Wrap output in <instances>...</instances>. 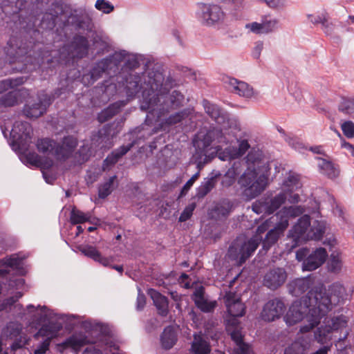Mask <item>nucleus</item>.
<instances>
[{"label": "nucleus", "instance_id": "obj_1", "mask_svg": "<svg viewBox=\"0 0 354 354\" xmlns=\"http://www.w3.org/2000/svg\"><path fill=\"white\" fill-rule=\"evenodd\" d=\"M124 66L130 71H122L115 77L120 88H162L164 82L165 86L170 88L179 86L171 77H168L165 82L162 68L158 63L147 62L143 68V71L138 73L136 71L139 66L138 60L134 56L127 54Z\"/></svg>", "mask_w": 354, "mask_h": 354}, {"label": "nucleus", "instance_id": "obj_2", "mask_svg": "<svg viewBox=\"0 0 354 354\" xmlns=\"http://www.w3.org/2000/svg\"><path fill=\"white\" fill-rule=\"evenodd\" d=\"M330 305L329 295L322 290H310L306 296L292 304L286 315V322L291 326L306 317L308 324L302 326L300 331L307 333L319 323L320 319L330 309Z\"/></svg>", "mask_w": 354, "mask_h": 354}, {"label": "nucleus", "instance_id": "obj_3", "mask_svg": "<svg viewBox=\"0 0 354 354\" xmlns=\"http://www.w3.org/2000/svg\"><path fill=\"white\" fill-rule=\"evenodd\" d=\"M203 105L206 113L221 127H214L207 132L203 142L204 147L212 146L217 151L222 149L223 145H227L235 132L239 130L236 120L228 118L227 113L216 104L207 100H203Z\"/></svg>", "mask_w": 354, "mask_h": 354}, {"label": "nucleus", "instance_id": "obj_4", "mask_svg": "<svg viewBox=\"0 0 354 354\" xmlns=\"http://www.w3.org/2000/svg\"><path fill=\"white\" fill-rule=\"evenodd\" d=\"M261 154L250 151L246 157L247 169L238 180L247 200H252L260 195L268 183V176L259 171Z\"/></svg>", "mask_w": 354, "mask_h": 354}, {"label": "nucleus", "instance_id": "obj_5", "mask_svg": "<svg viewBox=\"0 0 354 354\" xmlns=\"http://www.w3.org/2000/svg\"><path fill=\"white\" fill-rule=\"evenodd\" d=\"M142 90L140 108L149 113H156L160 118L171 109H176L183 105L184 96L178 90H174L169 93L170 90Z\"/></svg>", "mask_w": 354, "mask_h": 354}, {"label": "nucleus", "instance_id": "obj_6", "mask_svg": "<svg viewBox=\"0 0 354 354\" xmlns=\"http://www.w3.org/2000/svg\"><path fill=\"white\" fill-rule=\"evenodd\" d=\"M351 313H337L333 310V344L335 354H349L354 351V323Z\"/></svg>", "mask_w": 354, "mask_h": 354}, {"label": "nucleus", "instance_id": "obj_7", "mask_svg": "<svg viewBox=\"0 0 354 354\" xmlns=\"http://www.w3.org/2000/svg\"><path fill=\"white\" fill-rule=\"evenodd\" d=\"M259 245L258 237L248 239L245 236H238L228 249L229 258L242 265L256 250Z\"/></svg>", "mask_w": 354, "mask_h": 354}, {"label": "nucleus", "instance_id": "obj_8", "mask_svg": "<svg viewBox=\"0 0 354 354\" xmlns=\"http://www.w3.org/2000/svg\"><path fill=\"white\" fill-rule=\"evenodd\" d=\"M77 146V140L73 136L64 137L61 143L56 144L54 156L57 160L65 161L69 158L72 159L74 164H82L88 159V156L84 153V149L75 151Z\"/></svg>", "mask_w": 354, "mask_h": 354}, {"label": "nucleus", "instance_id": "obj_9", "mask_svg": "<svg viewBox=\"0 0 354 354\" xmlns=\"http://www.w3.org/2000/svg\"><path fill=\"white\" fill-rule=\"evenodd\" d=\"M325 232V224L322 221H315L311 224L310 216L304 215L292 228L293 236L306 239L319 240Z\"/></svg>", "mask_w": 354, "mask_h": 354}, {"label": "nucleus", "instance_id": "obj_10", "mask_svg": "<svg viewBox=\"0 0 354 354\" xmlns=\"http://www.w3.org/2000/svg\"><path fill=\"white\" fill-rule=\"evenodd\" d=\"M354 286L349 281H338L333 282V310L337 313H349L346 305L352 299Z\"/></svg>", "mask_w": 354, "mask_h": 354}, {"label": "nucleus", "instance_id": "obj_11", "mask_svg": "<svg viewBox=\"0 0 354 354\" xmlns=\"http://www.w3.org/2000/svg\"><path fill=\"white\" fill-rule=\"evenodd\" d=\"M127 57V53L125 50L115 52L111 55L102 59L92 68L91 77L93 81L98 79L103 73L109 72L118 67L121 62L125 61Z\"/></svg>", "mask_w": 354, "mask_h": 354}, {"label": "nucleus", "instance_id": "obj_12", "mask_svg": "<svg viewBox=\"0 0 354 354\" xmlns=\"http://www.w3.org/2000/svg\"><path fill=\"white\" fill-rule=\"evenodd\" d=\"M53 100L54 97L48 95L44 90H41L32 103L24 106L23 113L27 118H38L46 111Z\"/></svg>", "mask_w": 354, "mask_h": 354}, {"label": "nucleus", "instance_id": "obj_13", "mask_svg": "<svg viewBox=\"0 0 354 354\" xmlns=\"http://www.w3.org/2000/svg\"><path fill=\"white\" fill-rule=\"evenodd\" d=\"M201 9L203 22L207 26L214 25L224 19L225 14L218 5L202 3Z\"/></svg>", "mask_w": 354, "mask_h": 354}, {"label": "nucleus", "instance_id": "obj_14", "mask_svg": "<svg viewBox=\"0 0 354 354\" xmlns=\"http://www.w3.org/2000/svg\"><path fill=\"white\" fill-rule=\"evenodd\" d=\"M285 305L277 298L269 300L263 306L261 312L262 319L267 322H272L279 318L284 313Z\"/></svg>", "mask_w": 354, "mask_h": 354}, {"label": "nucleus", "instance_id": "obj_15", "mask_svg": "<svg viewBox=\"0 0 354 354\" xmlns=\"http://www.w3.org/2000/svg\"><path fill=\"white\" fill-rule=\"evenodd\" d=\"M287 198V194L286 192H281L276 195L274 198L263 203L259 202L252 205V209L257 214L264 212L266 214H270L276 211L279 207L283 204Z\"/></svg>", "mask_w": 354, "mask_h": 354}, {"label": "nucleus", "instance_id": "obj_16", "mask_svg": "<svg viewBox=\"0 0 354 354\" xmlns=\"http://www.w3.org/2000/svg\"><path fill=\"white\" fill-rule=\"evenodd\" d=\"M287 279V273L282 268H275L268 271L263 278V285L270 290L282 286Z\"/></svg>", "mask_w": 354, "mask_h": 354}, {"label": "nucleus", "instance_id": "obj_17", "mask_svg": "<svg viewBox=\"0 0 354 354\" xmlns=\"http://www.w3.org/2000/svg\"><path fill=\"white\" fill-rule=\"evenodd\" d=\"M224 303L228 313L232 317H242L245 313V306L241 301V297L234 292H226L224 296Z\"/></svg>", "mask_w": 354, "mask_h": 354}, {"label": "nucleus", "instance_id": "obj_18", "mask_svg": "<svg viewBox=\"0 0 354 354\" xmlns=\"http://www.w3.org/2000/svg\"><path fill=\"white\" fill-rule=\"evenodd\" d=\"M327 252L324 248H319L313 252L303 262V270L313 271L321 266L326 261Z\"/></svg>", "mask_w": 354, "mask_h": 354}, {"label": "nucleus", "instance_id": "obj_19", "mask_svg": "<svg viewBox=\"0 0 354 354\" xmlns=\"http://www.w3.org/2000/svg\"><path fill=\"white\" fill-rule=\"evenodd\" d=\"M88 41L83 36H75L70 45L65 47L71 58L83 57L88 52Z\"/></svg>", "mask_w": 354, "mask_h": 354}, {"label": "nucleus", "instance_id": "obj_20", "mask_svg": "<svg viewBox=\"0 0 354 354\" xmlns=\"http://www.w3.org/2000/svg\"><path fill=\"white\" fill-rule=\"evenodd\" d=\"M288 226L287 219H282L279 221L276 227L270 230L266 234V238L262 241L263 248L266 250L270 249V248L278 240L279 236Z\"/></svg>", "mask_w": 354, "mask_h": 354}, {"label": "nucleus", "instance_id": "obj_21", "mask_svg": "<svg viewBox=\"0 0 354 354\" xmlns=\"http://www.w3.org/2000/svg\"><path fill=\"white\" fill-rule=\"evenodd\" d=\"M193 299L196 306L205 313L211 312L216 306V301H209L204 297V290L202 287L195 290Z\"/></svg>", "mask_w": 354, "mask_h": 354}, {"label": "nucleus", "instance_id": "obj_22", "mask_svg": "<svg viewBox=\"0 0 354 354\" xmlns=\"http://www.w3.org/2000/svg\"><path fill=\"white\" fill-rule=\"evenodd\" d=\"M149 295L153 300L158 314L162 317L167 316L169 312V302L167 298L153 289L149 290Z\"/></svg>", "mask_w": 354, "mask_h": 354}, {"label": "nucleus", "instance_id": "obj_23", "mask_svg": "<svg viewBox=\"0 0 354 354\" xmlns=\"http://www.w3.org/2000/svg\"><path fill=\"white\" fill-rule=\"evenodd\" d=\"M32 129L30 124L27 122L17 121L13 124L11 134L17 139H30Z\"/></svg>", "mask_w": 354, "mask_h": 354}, {"label": "nucleus", "instance_id": "obj_24", "mask_svg": "<svg viewBox=\"0 0 354 354\" xmlns=\"http://www.w3.org/2000/svg\"><path fill=\"white\" fill-rule=\"evenodd\" d=\"M92 343L93 342L85 334L77 333L67 338L63 345L66 347H71L75 351H79L84 346Z\"/></svg>", "mask_w": 354, "mask_h": 354}, {"label": "nucleus", "instance_id": "obj_25", "mask_svg": "<svg viewBox=\"0 0 354 354\" xmlns=\"http://www.w3.org/2000/svg\"><path fill=\"white\" fill-rule=\"evenodd\" d=\"M78 250L85 256L99 262L104 266H109V259L102 257L101 253L94 247L91 245H80Z\"/></svg>", "mask_w": 354, "mask_h": 354}, {"label": "nucleus", "instance_id": "obj_26", "mask_svg": "<svg viewBox=\"0 0 354 354\" xmlns=\"http://www.w3.org/2000/svg\"><path fill=\"white\" fill-rule=\"evenodd\" d=\"M22 90H12L0 96V104L3 106H13L23 101Z\"/></svg>", "mask_w": 354, "mask_h": 354}, {"label": "nucleus", "instance_id": "obj_27", "mask_svg": "<svg viewBox=\"0 0 354 354\" xmlns=\"http://www.w3.org/2000/svg\"><path fill=\"white\" fill-rule=\"evenodd\" d=\"M232 209V204L229 200H223L218 203L212 210V216L215 219L226 218Z\"/></svg>", "mask_w": 354, "mask_h": 354}, {"label": "nucleus", "instance_id": "obj_28", "mask_svg": "<svg viewBox=\"0 0 354 354\" xmlns=\"http://www.w3.org/2000/svg\"><path fill=\"white\" fill-rule=\"evenodd\" d=\"M312 285L313 282L310 278L297 279L290 284V292L298 297L308 290Z\"/></svg>", "mask_w": 354, "mask_h": 354}, {"label": "nucleus", "instance_id": "obj_29", "mask_svg": "<svg viewBox=\"0 0 354 354\" xmlns=\"http://www.w3.org/2000/svg\"><path fill=\"white\" fill-rule=\"evenodd\" d=\"M127 102V100H123L111 104L107 109L103 110L98 114L97 119L99 122L102 123L111 118L120 111L122 107L126 105Z\"/></svg>", "mask_w": 354, "mask_h": 354}, {"label": "nucleus", "instance_id": "obj_30", "mask_svg": "<svg viewBox=\"0 0 354 354\" xmlns=\"http://www.w3.org/2000/svg\"><path fill=\"white\" fill-rule=\"evenodd\" d=\"M177 342V335L174 328L171 326L166 327L161 336L160 342L163 348H171Z\"/></svg>", "mask_w": 354, "mask_h": 354}, {"label": "nucleus", "instance_id": "obj_31", "mask_svg": "<svg viewBox=\"0 0 354 354\" xmlns=\"http://www.w3.org/2000/svg\"><path fill=\"white\" fill-rule=\"evenodd\" d=\"M191 351L194 354H209L211 351L209 344L201 335H194Z\"/></svg>", "mask_w": 354, "mask_h": 354}, {"label": "nucleus", "instance_id": "obj_32", "mask_svg": "<svg viewBox=\"0 0 354 354\" xmlns=\"http://www.w3.org/2000/svg\"><path fill=\"white\" fill-rule=\"evenodd\" d=\"M22 297V294L20 292L16 293L15 296L8 297L4 299L0 306V309L2 310L11 311L13 309L20 311L19 313L20 315H23L24 313H21L23 310L22 305L17 304L19 298Z\"/></svg>", "mask_w": 354, "mask_h": 354}, {"label": "nucleus", "instance_id": "obj_33", "mask_svg": "<svg viewBox=\"0 0 354 354\" xmlns=\"http://www.w3.org/2000/svg\"><path fill=\"white\" fill-rule=\"evenodd\" d=\"M346 273V267L344 266V257L339 250H333V278L343 276Z\"/></svg>", "mask_w": 354, "mask_h": 354}, {"label": "nucleus", "instance_id": "obj_34", "mask_svg": "<svg viewBox=\"0 0 354 354\" xmlns=\"http://www.w3.org/2000/svg\"><path fill=\"white\" fill-rule=\"evenodd\" d=\"M133 146V143H131L127 146H121L120 148L113 151L110 155H109L104 160V164L106 165H111L116 163L118 160L125 155Z\"/></svg>", "mask_w": 354, "mask_h": 354}, {"label": "nucleus", "instance_id": "obj_35", "mask_svg": "<svg viewBox=\"0 0 354 354\" xmlns=\"http://www.w3.org/2000/svg\"><path fill=\"white\" fill-rule=\"evenodd\" d=\"M216 184V176L205 179L204 181L201 183V185L197 188L196 197L198 198H204L215 187Z\"/></svg>", "mask_w": 354, "mask_h": 354}, {"label": "nucleus", "instance_id": "obj_36", "mask_svg": "<svg viewBox=\"0 0 354 354\" xmlns=\"http://www.w3.org/2000/svg\"><path fill=\"white\" fill-rule=\"evenodd\" d=\"M56 142L49 138H41L37 142L36 146L37 150L46 155H53L56 148Z\"/></svg>", "mask_w": 354, "mask_h": 354}, {"label": "nucleus", "instance_id": "obj_37", "mask_svg": "<svg viewBox=\"0 0 354 354\" xmlns=\"http://www.w3.org/2000/svg\"><path fill=\"white\" fill-rule=\"evenodd\" d=\"M304 212V208L301 206H290L283 208L282 210L277 214V216L280 217V221L287 219L288 221L289 218H295L302 214Z\"/></svg>", "mask_w": 354, "mask_h": 354}, {"label": "nucleus", "instance_id": "obj_38", "mask_svg": "<svg viewBox=\"0 0 354 354\" xmlns=\"http://www.w3.org/2000/svg\"><path fill=\"white\" fill-rule=\"evenodd\" d=\"M308 17L312 23L320 24L322 25V30L326 35H330L331 28L330 27V24H328V19H329V14L328 13L323 12L318 17H315L312 15H308Z\"/></svg>", "mask_w": 354, "mask_h": 354}, {"label": "nucleus", "instance_id": "obj_39", "mask_svg": "<svg viewBox=\"0 0 354 354\" xmlns=\"http://www.w3.org/2000/svg\"><path fill=\"white\" fill-rule=\"evenodd\" d=\"M28 310L31 312H35V314L34 316L36 317V319L39 322H45L47 319H49L52 317L51 311L46 308V306H38V308H36L32 305H28L27 306Z\"/></svg>", "mask_w": 354, "mask_h": 354}, {"label": "nucleus", "instance_id": "obj_40", "mask_svg": "<svg viewBox=\"0 0 354 354\" xmlns=\"http://www.w3.org/2000/svg\"><path fill=\"white\" fill-rule=\"evenodd\" d=\"M250 148V145L246 140L239 141V147H227V153L230 158H236L243 155Z\"/></svg>", "mask_w": 354, "mask_h": 354}, {"label": "nucleus", "instance_id": "obj_41", "mask_svg": "<svg viewBox=\"0 0 354 354\" xmlns=\"http://www.w3.org/2000/svg\"><path fill=\"white\" fill-rule=\"evenodd\" d=\"M116 178V176L110 177L106 182L99 187L98 196L100 198H105L111 194L114 189V182Z\"/></svg>", "mask_w": 354, "mask_h": 354}, {"label": "nucleus", "instance_id": "obj_42", "mask_svg": "<svg viewBox=\"0 0 354 354\" xmlns=\"http://www.w3.org/2000/svg\"><path fill=\"white\" fill-rule=\"evenodd\" d=\"M246 165V160H238L233 163L232 166L227 171L225 175L235 181L236 176Z\"/></svg>", "mask_w": 354, "mask_h": 354}, {"label": "nucleus", "instance_id": "obj_43", "mask_svg": "<svg viewBox=\"0 0 354 354\" xmlns=\"http://www.w3.org/2000/svg\"><path fill=\"white\" fill-rule=\"evenodd\" d=\"M246 165V160H238L233 163L232 166L227 171L225 175L235 181L236 176Z\"/></svg>", "mask_w": 354, "mask_h": 354}, {"label": "nucleus", "instance_id": "obj_44", "mask_svg": "<svg viewBox=\"0 0 354 354\" xmlns=\"http://www.w3.org/2000/svg\"><path fill=\"white\" fill-rule=\"evenodd\" d=\"M301 187V183L297 175L290 174L283 183L284 191L287 194L292 192Z\"/></svg>", "mask_w": 354, "mask_h": 354}, {"label": "nucleus", "instance_id": "obj_45", "mask_svg": "<svg viewBox=\"0 0 354 354\" xmlns=\"http://www.w3.org/2000/svg\"><path fill=\"white\" fill-rule=\"evenodd\" d=\"M338 110L346 114L354 113V98L342 97L338 104Z\"/></svg>", "mask_w": 354, "mask_h": 354}, {"label": "nucleus", "instance_id": "obj_46", "mask_svg": "<svg viewBox=\"0 0 354 354\" xmlns=\"http://www.w3.org/2000/svg\"><path fill=\"white\" fill-rule=\"evenodd\" d=\"M223 86L229 88H248L249 85L244 82L230 77L223 78Z\"/></svg>", "mask_w": 354, "mask_h": 354}, {"label": "nucleus", "instance_id": "obj_47", "mask_svg": "<svg viewBox=\"0 0 354 354\" xmlns=\"http://www.w3.org/2000/svg\"><path fill=\"white\" fill-rule=\"evenodd\" d=\"M90 218V214H85L77 209H73L71 213V221L73 224H79L88 221Z\"/></svg>", "mask_w": 354, "mask_h": 354}, {"label": "nucleus", "instance_id": "obj_48", "mask_svg": "<svg viewBox=\"0 0 354 354\" xmlns=\"http://www.w3.org/2000/svg\"><path fill=\"white\" fill-rule=\"evenodd\" d=\"M62 7L59 3H53L49 9V13H46L44 17H50V24L51 27L55 26V19L62 13Z\"/></svg>", "mask_w": 354, "mask_h": 354}, {"label": "nucleus", "instance_id": "obj_49", "mask_svg": "<svg viewBox=\"0 0 354 354\" xmlns=\"http://www.w3.org/2000/svg\"><path fill=\"white\" fill-rule=\"evenodd\" d=\"M24 83L23 77L9 78L0 82V88H15Z\"/></svg>", "mask_w": 354, "mask_h": 354}, {"label": "nucleus", "instance_id": "obj_50", "mask_svg": "<svg viewBox=\"0 0 354 354\" xmlns=\"http://www.w3.org/2000/svg\"><path fill=\"white\" fill-rule=\"evenodd\" d=\"M341 129L343 134L349 139L354 138V122L348 120L344 121L341 124Z\"/></svg>", "mask_w": 354, "mask_h": 354}, {"label": "nucleus", "instance_id": "obj_51", "mask_svg": "<svg viewBox=\"0 0 354 354\" xmlns=\"http://www.w3.org/2000/svg\"><path fill=\"white\" fill-rule=\"evenodd\" d=\"M279 21L277 19H267L262 21L263 32L269 33L274 30L277 26Z\"/></svg>", "mask_w": 354, "mask_h": 354}, {"label": "nucleus", "instance_id": "obj_52", "mask_svg": "<svg viewBox=\"0 0 354 354\" xmlns=\"http://www.w3.org/2000/svg\"><path fill=\"white\" fill-rule=\"evenodd\" d=\"M235 93L245 99H258L260 96L257 90H234Z\"/></svg>", "mask_w": 354, "mask_h": 354}, {"label": "nucleus", "instance_id": "obj_53", "mask_svg": "<svg viewBox=\"0 0 354 354\" xmlns=\"http://www.w3.org/2000/svg\"><path fill=\"white\" fill-rule=\"evenodd\" d=\"M95 8L106 14L110 13L114 8L113 6L106 0H97L95 3Z\"/></svg>", "mask_w": 354, "mask_h": 354}, {"label": "nucleus", "instance_id": "obj_54", "mask_svg": "<svg viewBox=\"0 0 354 354\" xmlns=\"http://www.w3.org/2000/svg\"><path fill=\"white\" fill-rule=\"evenodd\" d=\"M195 208L196 204L194 203H190L186 206L179 217V221L185 222L190 218Z\"/></svg>", "mask_w": 354, "mask_h": 354}, {"label": "nucleus", "instance_id": "obj_55", "mask_svg": "<svg viewBox=\"0 0 354 354\" xmlns=\"http://www.w3.org/2000/svg\"><path fill=\"white\" fill-rule=\"evenodd\" d=\"M53 336L54 333L51 330L50 326L48 325H44L35 335L36 338L39 337H46V339H49L50 341Z\"/></svg>", "mask_w": 354, "mask_h": 354}, {"label": "nucleus", "instance_id": "obj_56", "mask_svg": "<svg viewBox=\"0 0 354 354\" xmlns=\"http://www.w3.org/2000/svg\"><path fill=\"white\" fill-rule=\"evenodd\" d=\"M318 166L320 171L327 176H330L332 171V163L324 158H319Z\"/></svg>", "mask_w": 354, "mask_h": 354}, {"label": "nucleus", "instance_id": "obj_57", "mask_svg": "<svg viewBox=\"0 0 354 354\" xmlns=\"http://www.w3.org/2000/svg\"><path fill=\"white\" fill-rule=\"evenodd\" d=\"M318 166L320 171L327 176H330L332 171V163L324 158H319Z\"/></svg>", "mask_w": 354, "mask_h": 354}, {"label": "nucleus", "instance_id": "obj_58", "mask_svg": "<svg viewBox=\"0 0 354 354\" xmlns=\"http://www.w3.org/2000/svg\"><path fill=\"white\" fill-rule=\"evenodd\" d=\"M4 264L11 268H17L21 263L22 259L17 255H12L10 257L3 259Z\"/></svg>", "mask_w": 354, "mask_h": 354}, {"label": "nucleus", "instance_id": "obj_59", "mask_svg": "<svg viewBox=\"0 0 354 354\" xmlns=\"http://www.w3.org/2000/svg\"><path fill=\"white\" fill-rule=\"evenodd\" d=\"M7 330L10 337H17L20 334L21 327L17 323H10L7 326Z\"/></svg>", "mask_w": 354, "mask_h": 354}, {"label": "nucleus", "instance_id": "obj_60", "mask_svg": "<svg viewBox=\"0 0 354 354\" xmlns=\"http://www.w3.org/2000/svg\"><path fill=\"white\" fill-rule=\"evenodd\" d=\"M185 113L184 112H178L174 115H170L167 119L166 122L168 124H174L180 122L183 118L185 117Z\"/></svg>", "mask_w": 354, "mask_h": 354}, {"label": "nucleus", "instance_id": "obj_61", "mask_svg": "<svg viewBox=\"0 0 354 354\" xmlns=\"http://www.w3.org/2000/svg\"><path fill=\"white\" fill-rule=\"evenodd\" d=\"M234 354H252V351L249 344H241L236 347Z\"/></svg>", "mask_w": 354, "mask_h": 354}, {"label": "nucleus", "instance_id": "obj_62", "mask_svg": "<svg viewBox=\"0 0 354 354\" xmlns=\"http://www.w3.org/2000/svg\"><path fill=\"white\" fill-rule=\"evenodd\" d=\"M266 4L272 8H281L286 6L285 0H264Z\"/></svg>", "mask_w": 354, "mask_h": 354}, {"label": "nucleus", "instance_id": "obj_63", "mask_svg": "<svg viewBox=\"0 0 354 354\" xmlns=\"http://www.w3.org/2000/svg\"><path fill=\"white\" fill-rule=\"evenodd\" d=\"M232 339L235 342L236 346H240L241 344H245L243 342V336L241 332L238 330H234L230 333Z\"/></svg>", "mask_w": 354, "mask_h": 354}, {"label": "nucleus", "instance_id": "obj_64", "mask_svg": "<svg viewBox=\"0 0 354 354\" xmlns=\"http://www.w3.org/2000/svg\"><path fill=\"white\" fill-rule=\"evenodd\" d=\"M50 340L45 339L37 348L35 350V354H44L48 349L50 345Z\"/></svg>", "mask_w": 354, "mask_h": 354}]
</instances>
